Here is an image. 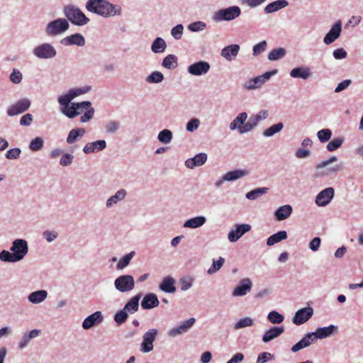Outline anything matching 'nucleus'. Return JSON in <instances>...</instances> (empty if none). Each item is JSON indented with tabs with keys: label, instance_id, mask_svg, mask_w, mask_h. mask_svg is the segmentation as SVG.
<instances>
[{
	"label": "nucleus",
	"instance_id": "obj_1",
	"mask_svg": "<svg viewBox=\"0 0 363 363\" xmlns=\"http://www.w3.org/2000/svg\"><path fill=\"white\" fill-rule=\"evenodd\" d=\"M86 9L104 18H113L121 14L122 9L118 4H113L108 0H88Z\"/></svg>",
	"mask_w": 363,
	"mask_h": 363
},
{
	"label": "nucleus",
	"instance_id": "obj_2",
	"mask_svg": "<svg viewBox=\"0 0 363 363\" xmlns=\"http://www.w3.org/2000/svg\"><path fill=\"white\" fill-rule=\"evenodd\" d=\"M63 13L68 22L70 21L75 26H82L90 21L79 7L74 5L65 6L63 8Z\"/></svg>",
	"mask_w": 363,
	"mask_h": 363
},
{
	"label": "nucleus",
	"instance_id": "obj_3",
	"mask_svg": "<svg viewBox=\"0 0 363 363\" xmlns=\"http://www.w3.org/2000/svg\"><path fill=\"white\" fill-rule=\"evenodd\" d=\"M241 14V9L238 6H231L217 11L213 16V20L216 22L230 21Z\"/></svg>",
	"mask_w": 363,
	"mask_h": 363
},
{
	"label": "nucleus",
	"instance_id": "obj_4",
	"mask_svg": "<svg viewBox=\"0 0 363 363\" xmlns=\"http://www.w3.org/2000/svg\"><path fill=\"white\" fill-rule=\"evenodd\" d=\"M69 28V24L66 18H60L49 22L45 28V33L48 36H57Z\"/></svg>",
	"mask_w": 363,
	"mask_h": 363
},
{
	"label": "nucleus",
	"instance_id": "obj_5",
	"mask_svg": "<svg viewBox=\"0 0 363 363\" xmlns=\"http://www.w3.org/2000/svg\"><path fill=\"white\" fill-rule=\"evenodd\" d=\"M33 54L38 59L47 60L54 58L57 55V51L52 44L43 43L33 48Z\"/></svg>",
	"mask_w": 363,
	"mask_h": 363
},
{
	"label": "nucleus",
	"instance_id": "obj_6",
	"mask_svg": "<svg viewBox=\"0 0 363 363\" xmlns=\"http://www.w3.org/2000/svg\"><path fill=\"white\" fill-rule=\"evenodd\" d=\"M114 286L121 293L128 292L134 289L135 280L132 275H121L115 279Z\"/></svg>",
	"mask_w": 363,
	"mask_h": 363
},
{
	"label": "nucleus",
	"instance_id": "obj_7",
	"mask_svg": "<svg viewBox=\"0 0 363 363\" xmlns=\"http://www.w3.org/2000/svg\"><path fill=\"white\" fill-rule=\"evenodd\" d=\"M10 251L13 252L17 262H19L26 257L28 252V242L24 239H16L13 241L10 247Z\"/></svg>",
	"mask_w": 363,
	"mask_h": 363
},
{
	"label": "nucleus",
	"instance_id": "obj_8",
	"mask_svg": "<svg viewBox=\"0 0 363 363\" xmlns=\"http://www.w3.org/2000/svg\"><path fill=\"white\" fill-rule=\"evenodd\" d=\"M158 334L157 329H150L143 335V341L140 345V351L148 353L153 350V342Z\"/></svg>",
	"mask_w": 363,
	"mask_h": 363
},
{
	"label": "nucleus",
	"instance_id": "obj_9",
	"mask_svg": "<svg viewBox=\"0 0 363 363\" xmlns=\"http://www.w3.org/2000/svg\"><path fill=\"white\" fill-rule=\"evenodd\" d=\"M337 157L336 156H332L329 159L325 160L320 163L318 164L315 167L317 170L325 168L321 172L322 176H329L332 174H335L342 169V164H335L333 166L328 167L330 163L336 162Z\"/></svg>",
	"mask_w": 363,
	"mask_h": 363
},
{
	"label": "nucleus",
	"instance_id": "obj_10",
	"mask_svg": "<svg viewBox=\"0 0 363 363\" xmlns=\"http://www.w3.org/2000/svg\"><path fill=\"white\" fill-rule=\"evenodd\" d=\"M91 90V86H84L69 89L68 91L60 96V101L62 104H70V102L76 97L85 94Z\"/></svg>",
	"mask_w": 363,
	"mask_h": 363
},
{
	"label": "nucleus",
	"instance_id": "obj_11",
	"mask_svg": "<svg viewBox=\"0 0 363 363\" xmlns=\"http://www.w3.org/2000/svg\"><path fill=\"white\" fill-rule=\"evenodd\" d=\"M82 105L79 109H76V112L79 113V115L84 113L80 118L81 123L89 122L94 116L95 110L91 106V103L89 101H84L81 102H74Z\"/></svg>",
	"mask_w": 363,
	"mask_h": 363
},
{
	"label": "nucleus",
	"instance_id": "obj_12",
	"mask_svg": "<svg viewBox=\"0 0 363 363\" xmlns=\"http://www.w3.org/2000/svg\"><path fill=\"white\" fill-rule=\"evenodd\" d=\"M31 101L28 98H23L17 101L11 106L7 110V114L9 116H14L23 113L28 111L30 107Z\"/></svg>",
	"mask_w": 363,
	"mask_h": 363
},
{
	"label": "nucleus",
	"instance_id": "obj_13",
	"mask_svg": "<svg viewBox=\"0 0 363 363\" xmlns=\"http://www.w3.org/2000/svg\"><path fill=\"white\" fill-rule=\"evenodd\" d=\"M251 230V225L246 223L237 224L234 228H232L228 234V239L230 242H235L243 235Z\"/></svg>",
	"mask_w": 363,
	"mask_h": 363
},
{
	"label": "nucleus",
	"instance_id": "obj_14",
	"mask_svg": "<svg viewBox=\"0 0 363 363\" xmlns=\"http://www.w3.org/2000/svg\"><path fill=\"white\" fill-rule=\"evenodd\" d=\"M210 64L206 61L200 60L190 65L188 68V72L194 76H201L207 74L210 70Z\"/></svg>",
	"mask_w": 363,
	"mask_h": 363
},
{
	"label": "nucleus",
	"instance_id": "obj_15",
	"mask_svg": "<svg viewBox=\"0 0 363 363\" xmlns=\"http://www.w3.org/2000/svg\"><path fill=\"white\" fill-rule=\"evenodd\" d=\"M342 32V21H337L323 38V43L328 45L339 38Z\"/></svg>",
	"mask_w": 363,
	"mask_h": 363
},
{
	"label": "nucleus",
	"instance_id": "obj_16",
	"mask_svg": "<svg viewBox=\"0 0 363 363\" xmlns=\"http://www.w3.org/2000/svg\"><path fill=\"white\" fill-rule=\"evenodd\" d=\"M335 190L333 187H328L322 190L315 197V204L320 207L327 206L333 199Z\"/></svg>",
	"mask_w": 363,
	"mask_h": 363
},
{
	"label": "nucleus",
	"instance_id": "obj_17",
	"mask_svg": "<svg viewBox=\"0 0 363 363\" xmlns=\"http://www.w3.org/2000/svg\"><path fill=\"white\" fill-rule=\"evenodd\" d=\"M313 309L312 307H306L298 310L294 318L293 323L296 325H300L307 322L313 315Z\"/></svg>",
	"mask_w": 363,
	"mask_h": 363
},
{
	"label": "nucleus",
	"instance_id": "obj_18",
	"mask_svg": "<svg viewBox=\"0 0 363 363\" xmlns=\"http://www.w3.org/2000/svg\"><path fill=\"white\" fill-rule=\"evenodd\" d=\"M196 319L194 318H190L189 319L180 323L177 327H174L170 329L168 331L167 335L169 337H174L184 333H186L194 325Z\"/></svg>",
	"mask_w": 363,
	"mask_h": 363
},
{
	"label": "nucleus",
	"instance_id": "obj_19",
	"mask_svg": "<svg viewBox=\"0 0 363 363\" xmlns=\"http://www.w3.org/2000/svg\"><path fill=\"white\" fill-rule=\"evenodd\" d=\"M104 316L101 311H96L87 316L82 322V326L84 330H89L92 327L101 323Z\"/></svg>",
	"mask_w": 363,
	"mask_h": 363
},
{
	"label": "nucleus",
	"instance_id": "obj_20",
	"mask_svg": "<svg viewBox=\"0 0 363 363\" xmlns=\"http://www.w3.org/2000/svg\"><path fill=\"white\" fill-rule=\"evenodd\" d=\"M252 283L249 278L242 279L233 291L232 295L235 297L243 296L251 291Z\"/></svg>",
	"mask_w": 363,
	"mask_h": 363
},
{
	"label": "nucleus",
	"instance_id": "obj_21",
	"mask_svg": "<svg viewBox=\"0 0 363 363\" xmlns=\"http://www.w3.org/2000/svg\"><path fill=\"white\" fill-rule=\"evenodd\" d=\"M60 43L65 46L77 45L83 47L85 43L84 37L80 33H74L68 35L60 40Z\"/></svg>",
	"mask_w": 363,
	"mask_h": 363
},
{
	"label": "nucleus",
	"instance_id": "obj_22",
	"mask_svg": "<svg viewBox=\"0 0 363 363\" xmlns=\"http://www.w3.org/2000/svg\"><path fill=\"white\" fill-rule=\"evenodd\" d=\"M58 103L62 106L61 112L66 116L68 118H74L77 116H79V113L76 112V109H79V108L82 105H79V104L71 103L67 104H62L60 101V96L57 99Z\"/></svg>",
	"mask_w": 363,
	"mask_h": 363
},
{
	"label": "nucleus",
	"instance_id": "obj_23",
	"mask_svg": "<svg viewBox=\"0 0 363 363\" xmlns=\"http://www.w3.org/2000/svg\"><path fill=\"white\" fill-rule=\"evenodd\" d=\"M240 45L238 44H231L224 47L220 51V55L227 61L234 60L240 51Z\"/></svg>",
	"mask_w": 363,
	"mask_h": 363
},
{
	"label": "nucleus",
	"instance_id": "obj_24",
	"mask_svg": "<svg viewBox=\"0 0 363 363\" xmlns=\"http://www.w3.org/2000/svg\"><path fill=\"white\" fill-rule=\"evenodd\" d=\"M290 76L295 79H302L307 80L312 77V72L308 67L300 66L292 69L289 73Z\"/></svg>",
	"mask_w": 363,
	"mask_h": 363
},
{
	"label": "nucleus",
	"instance_id": "obj_25",
	"mask_svg": "<svg viewBox=\"0 0 363 363\" xmlns=\"http://www.w3.org/2000/svg\"><path fill=\"white\" fill-rule=\"evenodd\" d=\"M207 154L201 152L196 155L194 157L189 158L185 162V166L189 169H194L196 167H200L204 164L207 161Z\"/></svg>",
	"mask_w": 363,
	"mask_h": 363
},
{
	"label": "nucleus",
	"instance_id": "obj_26",
	"mask_svg": "<svg viewBox=\"0 0 363 363\" xmlns=\"http://www.w3.org/2000/svg\"><path fill=\"white\" fill-rule=\"evenodd\" d=\"M106 147V142L104 140H99L86 143L83 147V152L89 155L104 150Z\"/></svg>",
	"mask_w": 363,
	"mask_h": 363
},
{
	"label": "nucleus",
	"instance_id": "obj_27",
	"mask_svg": "<svg viewBox=\"0 0 363 363\" xmlns=\"http://www.w3.org/2000/svg\"><path fill=\"white\" fill-rule=\"evenodd\" d=\"M338 331V327L335 325H330L328 327L318 328L313 333H315V336L316 340L318 339H325L335 333H337Z\"/></svg>",
	"mask_w": 363,
	"mask_h": 363
},
{
	"label": "nucleus",
	"instance_id": "obj_28",
	"mask_svg": "<svg viewBox=\"0 0 363 363\" xmlns=\"http://www.w3.org/2000/svg\"><path fill=\"white\" fill-rule=\"evenodd\" d=\"M41 334V330L39 329H33L29 332L25 333L18 342V348L23 350L26 348L31 340L38 337Z\"/></svg>",
	"mask_w": 363,
	"mask_h": 363
},
{
	"label": "nucleus",
	"instance_id": "obj_29",
	"mask_svg": "<svg viewBox=\"0 0 363 363\" xmlns=\"http://www.w3.org/2000/svg\"><path fill=\"white\" fill-rule=\"evenodd\" d=\"M284 332L283 326H274L267 330L262 336V341L265 343L279 337Z\"/></svg>",
	"mask_w": 363,
	"mask_h": 363
},
{
	"label": "nucleus",
	"instance_id": "obj_30",
	"mask_svg": "<svg viewBox=\"0 0 363 363\" xmlns=\"http://www.w3.org/2000/svg\"><path fill=\"white\" fill-rule=\"evenodd\" d=\"M127 196V191L124 189L118 190L116 194L109 197L106 202V206L108 208H112L114 205H116L118 202L123 201Z\"/></svg>",
	"mask_w": 363,
	"mask_h": 363
},
{
	"label": "nucleus",
	"instance_id": "obj_31",
	"mask_svg": "<svg viewBox=\"0 0 363 363\" xmlns=\"http://www.w3.org/2000/svg\"><path fill=\"white\" fill-rule=\"evenodd\" d=\"M160 302L157 298V296L155 294H146L142 302L141 306L143 309H151L155 307H157L159 305Z\"/></svg>",
	"mask_w": 363,
	"mask_h": 363
},
{
	"label": "nucleus",
	"instance_id": "obj_32",
	"mask_svg": "<svg viewBox=\"0 0 363 363\" xmlns=\"http://www.w3.org/2000/svg\"><path fill=\"white\" fill-rule=\"evenodd\" d=\"M293 208L291 205L286 204L279 207L274 212V216L279 221L287 219L292 213Z\"/></svg>",
	"mask_w": 363,
	"mask_h": 363
},
{
	"label": "nucleus",
	"instance_id": "obj_33",
	"mask_svg": "<svg viewBox=\"0 0 363 363\" xmlns=\"http://www.w3.org/2000/svg\"><path fill=\"white\" fill-rule=\"evenodd\" d=\"M289 6V2L286 0H277L267 4L264 11L265 13H272L277 12L282 9Z\"/></svg>",
	"mask_w": 363,
	"mask_h": 363
},
{
	"label": "nucleus",
	"instance_id": "obj_34",
	"mask_svg": "<svg viewBox=\"0 0 363 363\" xmlns=\"http://www.w3.org/2000/svg\"><path fill=\"white\" fill-rule=\"evenodd\" d=\"M206 218L204 216H198L186 220L184 225V228L196 229L203 225L206 222Z\"/></svg>",
	"mask_w": 363,
	"mask_h": 363
},
{
	"label": "nucleus",
	"instance_id": "obj_35",
	"mask_svg": "<svg viewBox=\"0 0 363 363\" xmlns=\"http://www.w3.org/2000/svg\"><path fill=\"white\" fill-rule=\"evenodd\" d=\"M86 133V130L83 128H77L71 130L67 135L66 142L69 145H72L79 140Z\"/></svg>",
	"mask_w": 363,
	"mask_h": 363
},
{
	"label": "nucleus",
	"instance_id": "obj_36",
	"mask_svg": "<svg viewBox=\"0 0 363 363\" xmlns=\"http://www.w3.org/2000/svg\"><path fill=\"white\" fill-rule=\"evenodd\" d=\"M175 280L171 277H166L163 279L162 282L160 284L159 288L161 291L173 294L176 291V287L174 286Z\"/></svg>",
	"mask_w": 363,
	"mask_h": 363
},
{
	"label": "nucleus",
	"instance_id": "obj_37",
	"mask_svg": "<svg viewBox=\"0 0 363 363\" xmlns=\"http://www.w3.org/2000/svg\"><path fill=\"white\" fill-rule=\"evenodd\" d=\"M48 297V292L45 290H38L31 292L28 296V300L33 304H39L43 302Z\"/></svg>",
	"mask_w": 363,
	"mask_h": 363
},
{
	"label": "nucleus",
	"instance_id": "obj_38",
	"mask_svg": "<svg viewBox=\"0 0 363 363\" xmlns=\"http://www.w3.org/2000/svg\"><path fill=\"white\" fill-rule=\"evenodd\" d=\"M248 174V171L246 169H235L230 171L223 174V179L226 182H233L240 179Z\"/></svg>",
	"mask_w": 363,
	"mask_h": 363
},
{
	"label": "nucleus",
	"instance_id": "obj_39",
	"mask_svg": "<svg viewBox=\"0 0 363 363\" xmlns=\"http://www.w3.org/2000/svg\"><path fill=\"white\" fill-rule=\"evenodd\" d=\"M141 298V294H137L131 298L124 306L123 309L128 313H134L138 311L139 301Z\"/></svg>",
	"mask_w": 363,
	"mask_h": 363
},
{
	"label": "nucleus",
	"instance_id": "obj_40",
	"mask_svg": "<svg viewBox=\"0 0 363 363\" xmlns=\"http://www.w3.org/2000/svg\"><path fill=\"white\" fill-rule=\"evenodd\" d=\"M247 118V113L246 112H242L239 113L236 118L230 123L229 128L231 130L238 129L241 128Z\"/></svg>",
	"mask_w": 363,
	"mask_h": 363
},
{
	"label": "nucleus",
	"instance_id": "obj_41",
	"mask_svg": "<svg viewBox=\"0 0 363 363\" xmlns=\"http://www.w3.org/2000/svg\"><path fill=\"white\" fill-rule=\"evenodd\" d=\"M166 48L167 43L165 40L161 37L156 38L151 45V50L154 53L164 52Z\"/></svg>",
	"mask_w": 363,
	"mask_h": 363
},
{
	"label": "nucleus",
	"instance_id": "obj_42",
	"mask_svg": "<svg viewBox=\"0 0 363 363\" xmlns=\"http://www.w3.org/2000/svg\"><path fill=\"white\" fill-rule=\"evenodd\" d=\"M286 231L281 230L269 236L267 240V245L268 246H272L274 244L281 242V240H286Z\"/></svg>",
	"mask_w": 363,
	"mask_h": 363
},
{
	"label": "nucleus",
	"instance_id": "obj_43",
	"mask_svg": "<svg viewBox=\"0 0 363 363\" xmlns=\"http://www.w3.org/2000/svg\"><path fill=\"white\" fill-rule=\"evenodd\" d=\"M286 55V50L284 48H279L272 50L268 53V60L270 61H277L284 58Z\"/></svg>",
	"mask_w": 363,
	"mask_h": 363
},
{
	"label": "nucleus",
	"instance_id": "obj_44",
	"mask_svg": "<svg viewBox=\"0 0 363 363\" xmlns=\"http://www.w3.org/2000/svg\"><path fill=\"white\" fill-rule=\"evenodd\" d=\"M162 65L168 69L176 68L178 65L177 56L173 54L168 55L163 59Z\"/></svg>",
	"mask_w": 363,
	"mask_h": 363
},
{
	"label": "nucleus",
	"instance_id": "obj_45",
	"mask_svg": "<svg viewBox=\"0 0 363 363\" xmlns=\"http://www.w3.org/2000/svg\"><path fill=\"white\" fill-rule=\"evenodd\" d=\"M269 191V188L267 187H260L257 189H255L249 192H247L245 195V197L249 200H256L262 195L267 194Z\"/></svg>",
	"mask_w": 363,
	"mask_h": 363
},
{
	"label": "nucleus",
	"instance_id": "obj_46",
	"mask_svg": "<svg viewBox=\"0 0 363 363\" xmlns=\"http://www.w3.org/2000/svg\"><path fill=\"white\" fill-rule=\"evenodd\" d=\"M120 128L121 123L119 121L111 120L105 125L104 130L108 135H114L119 130Z\"/></svg>",
	"mask_w": 363,
	"mask_h": 363
},
{
	"label": "nucleus",
	"instance_id": "obj_47",
	"mask_svg": "<svg viewBox=\"0 0 363 363\" xmlns=\"http://www.w3.org/2000/svg\"><path fill=\"white\" fill-rule=\"evenodd\" d=\"M262 85L263 84L261 81V79H259V76H257L253 79H250L246 81L242 84V86L247 90H254L261 87Z\"/></svg>",
	"mask_w": 363,
	"mask_h": 363
},
{
	"label": "nucleus",
	"instance_id": "obj_48",
	"mask_svg": "<svg viewBox=\"0 0 363 363\" xmlns=\"http://www.w3.org/2000/svg\"><path fill=\"white\" fill-rule=\"evenodd\" d=\"M283 128L284 124L281 122H279L267 128L265 130H264L262 134L264 137L269 138L279 133L283 129Z\"/></svg>",
	"mask_w": 363,
	"mask_h": 363
},
{
	"label": "nucleus",
	"instance_id": "obj_49",
	"mask_svg": "<svg viewBox=\"0 0 363 363\" xmlns=\"http://www.w3.org/2000/svg\"><path fill=\"white\" fill-rule=\"evenodd\" d=\"M254 325V320L250 317H245L238 320L233 326L234 330H240L243 328L252 327Z\"/></svg>",
	"mask_w": 363,
	"mask_h": 363
},
{
	"label": "nucleus",
	"instance_id": "obj_50",
	"mask_svg": "<svg viewBox=\"0 0 363 363\" xmlns=\"http://www.w3.org/2000/svg\"><path fill=\"white\" fill-rule=\"evenodd\" d=\"M173 135L169 129H164L157 135L158 140L163 144H169L172 142Z\"/></svg>",
	"mask_w": 363,
	"mask_h": 363
},
{
	"label": "nucleus",
	"instance_id": "obj_51",
	"mask_svg": "<svg viewBox=\"0 0 363 363\" xmlns=\"http://www.w3.org/2000/svg\"><path fill=\"white\" fill-rule=\"evenodd\" d=\"M164 80V75L161 72L154 71L146 78V82L150 84H159Z\"/></svg>",
	"mask_w": 363,
	"mask_h": 363
},
{
	"label": "nucleus",
	"instance_id": "obj_52",
	"mask_svg": "<svg viewBox=\"0 0 363 363\" xmlns=\"http://www.w3.org/2000/svg\"><path fill=\"white\" fill-rule=\"evenodd\" d=\"M135 254V252L132 251L130 253L121 257L116 265V269L119 270L125 268L129 264L131 259L133 257Z\"/></svg>",
	"mask_w": 363,
	"mask_h": 363
},
{
	"label": "nucleus",
	"instance_id": "obj_53",
	"mask_svg": "<svg viewBox=\"0 0 363 363\" xmlns=\"http://www.w3.org/2000/svg\"><path fill=\"white\" fill-rule=\"evenodd\" d=\"M343 143V138H335L328 143L326 148L329 152H333L339 149Z\"/></svg>",
	"mask_w": 363,
	"mask_h": 363
},
{
	"label": "nucleus",
	"instance_id": "obj_54",
	"mask_svg": "<svg viewBox=\"0 0 363 363\" xmlns=\"http://www.w3.org/2000/svg\"><path fill=\"white\" fill-rule=\"evenodd\" d=\"M267 319L273 324H280L284 321V318L279 312L272 311L268 313Z\"/></svg>",
	"mask_w": 363,
	"mask_h": 363
},
{
	"label": "nucleus",
	"instance_id": "obj_55",
	"mask_svg": "<svg viewBox=\"0 0 363 363\" xmlns=\"http://www.w3.org/2000/svg\"><path fill=\"white\" fill-rule=\"evenodd\" d=\"M44 145V140L41 137H36L32 140L29 144V149L32 151L37 152L40 150Z\"/></svg>",
	"mask_w": 363,
	"mask_h": 363
},
{
	"label": "nucleus",
	"instance_id": "obj_56",
	"mask_svg": "<svg viewBox=\"0 0 363 363\" xmlns=\"http://www.w3.org/2000/svg\"><path fill=\"white\" fill-rule=\"evenodd\" d=\"M207 25L205 22L198 21L188 25L187 28L191 32H201L205 30Z\"/></svg>",
	"mask_w": 363,
	"mask_h": 363
},
{
	"label": "nucleus",
	"instance_id": "obj_57",
	"mask_svg": "<svg viewBox=\"0 0 363 363\" xmlns=\"http://www.w3.org/2000/svg\"><path fill=\"white\" fill-rule=\"evenodd\" d=\"M224 262L225 259L222 257H220L218 260L213 259L211 267L207 271L208 274H213L218 272L223 267Z\"/></svg>",
	"mask_w": 363,
	"mask_h": 363
},
{
	"label": "nucleus",
	"instance_id": "obj_58",
	"mask_svg": "<svg viewBox=\"0 0 363 363\" xmlns=\"http://www.w3.org/2000/svg\"><path fill=\"white\" fill-rule=\"evenodd\" d=\"M12 252L3 250L0 252V260L5 262H18Z\"/></svg>",
	"mask_w": 363,
	"mask_h": 363
},
{
	"label": "nucleus",
	"instance_id": "obj_59",
	"mask_svg": "<svg viewBox=\"0 0 363 363\" xmlns=\"http://www.w3.org/2000/svg\"><path fill=\"white\" fill-rule=\"evenodd\" d=\"M332 136V131L328 128H323L318 131L317 137L320 143L328 142Z\"/></svg>",
	"mask_w": 363,
	"mask_h": 363
},
{
	"label": "nucleus",
	"instance_id": "obj_60",
	"mask_svg": "<svg viewBox=\"0 0 363 363\" xmlns=\"http://www.w3.org/2000/svg\"><path fill=\"white\" fill-rule=\"evenodd\" d=\"M269 116L267 110H262L259 111L257 114L252 116L250 119L256 125L263 120H265Z\"/></svg>",
	"mask_w": 363,
	"mask_h": 363
},
{
	"label": "nucleus",
	"instance_id": "obj_61",
	"mask_svg": "<svg viewBox=\"0 0 363 363\" xmlns=\"http://www.w3.org/2000/svg\"><path fill=\"white\" fill-rule=\"evenodd\" d=\"M194 279L191 277H184L179 279L182 291H187L191 288Z\"/></svg>",
	"mask_w": 363,
	"mask_h": 363
},
{
	"label": "nucleus",
	"instance_id": "obj_62",
	"mask_svg": "<svg viewBox=\"0 0 363 363\" xmlns=\"http://www.w3.org/2000/svg\"><path fill=\"white\" fill-rule=\"evenodd\" d=\"M128 317V313L123 308L116 313L114 315V320L118 325L125 323Z\"/></svg>",
	"mask_w": 363,
	"mask_h": 363
},
{
	"label": "nucleus",
	"instance_id": "obj_63",
	"mask_svg": "<svg viewBox=\"0 0 363 363\" xmlns=\"http://www.w3.org/2000/svg\"><path fill=\"white\" fill-rule=\"evenodd\" d=\"M200 120L196 118L190 119L186 125V130L189 133H193L197 130L200 125Z\"/></svg>",
	"mask_w": 363,
	"mask_h": 363
},
{
	"label": "nucleus",
	"instance_id": "obj_64",
	"mask_svg": "<svg viewBox=\"0 0 363 363\" xmlns=\"http://www.w3.org/2000/svg\"><path fill=\"white\" fill-rule=\"evenodd\" d=\"M303 344L306 346V347H309L311 344L317 341L315 333L313 332L308 333L306 334L303 337L301 340Z\"/></svg>",
	"mask_w": 363,
	"mask_h": 363
}]
</instances>
